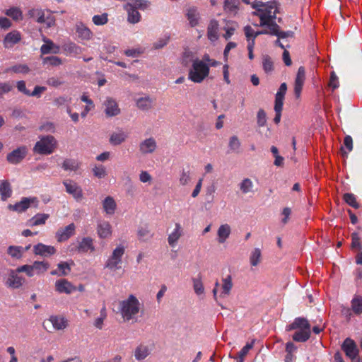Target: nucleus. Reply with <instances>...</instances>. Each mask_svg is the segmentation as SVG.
<instances>
[{
	"label": "nucleus",
	"instance_id": "0eeeda50",
	"mask_svg": "<svg viewBox=\"0 0 362 362\" xmlns=\"http://www.w3.org/2000/svg\"><path fill=\"white\" fill-rule=\"evenodd\" d=\"M66 188V192L73 196L76 201H81L83 197V190L80 186L72 180H66L63 182Z\"/></svg>",
	"mask_w": 362,
	"mask_h": 362
},
{
	"label": "nucleus",
	"instance_id": "ea45409f",
	"mask_svg": "<svg viewBox=\"0 0 362 362\" xmlns=\"http://www.w3.org/2000/svg\"><path fill=\"white\" fill-rule=\"evenodd\" d=\"M144 53V49L141 48L129 49L124 51V54L127 57H136Z\"/></svg>",
	"mask_w": 362,
	"mask_h": 362
},
{
	"label": "nucleus",
	"instance_id": "bb28decb",
	"mask_svg": "<svg viewBox=\"0 0 362 362\" xmlns=\"http://www.w3.org/2000/svg\"><path fill=\"white\" fill-rule=\"evenodd\" d=\"M30 18L35 19L37 23H42L45 21L44 11L39 8H33L28 11Z\"/></svg>",
	"mask_w": 362,
	"mask_h": 362
},
{
	"label": "nucleus",
	"instance_id": "cd10ccee",
	"mask_svg": "<svg viewBox=\"0 0 362 362\" xmlns=\"http://www.w3.org/2000/svg\"><path fill=\"white\" fill-rule=\"evenodd\" d=\"M139 239L141 241H146L149 240L152 236L153 233L147 226H141L138 230Z\"/></svg>",
	"mask_w": 362,
	"mask_h": 362
},
{
	"label": "nucleus",
	"instance_id": "bf43d9fd",
	"mask_svg": "<svg viewBox=\"0 0 362 362\" xmlns=\"http://www.w3.org/2000/svg\"><path fill=\"white\" fill-rule=\"evenodd\" d=\"M54 358L52 356H48L46 358H42L40 362H52Z\"/></svg>",
	"mask_w": 362,
	"mask_h": 362
},
{
	"label": "nucleus",
	"instance_id": "f3484780",
	"mask_svg": "<svg viewBox=\"0 0 362 362\" xmlns=\"http://www.w3.org/2000/svg\"><path fill=\"white\" fill-rule=\"evenodd\" d=\"M98 234L101 238H107L112 234L111 225L107 222L103 221L98 225L97 228Z\"/></svg>",
	"mask_w": 362,
	"mask_h": 362
},
{
	"label": "nucleus",
	"instance_id": "9d476101",
	"mask_svg": "<svg viewBox=\"0 0 362 362\" xmlns=\"http://www.w3.org/2000/svg\"><path fill=\"white\" fill-rule=\"evenodd\" d=\"M36 204L37 203V200L35 197L33 198H23L22 200L20 202L16 203L14 205L10 204L8 206V208L13 211H25L31 204Z\"/></svg>",
	"mask_w": 362,
	"mask_h": 362
},
{
	"label": "nucleus",
	"instance_id": "a878e982",
	"mask_svg": "<svg viewBox=\"0 0 362 362\" xmlns=\"http://www.w3.org/2000/svg\"><path fill=\"white\" fill-rule=\"evenodd\" d=\"M48 218V214H37V215H35L34 217L29 220V225L30 226H35L44 224Z\"/></svg>",
	"mask_w": 362,
	"mask_h": 362
},
{
	"label": "nucleus",
	"instance_id": "e433bc0d",
	"mask_svg": "<svg viewBox=\"0 0 362 362\" xmlns=\"http://www.w3.org/2000/svg\"><path fill=\"white\" fill-rule=\"evenodd\" d=\"M16 272L18 273L25 272L29 277H32L34 275L32 265L25 264L19 267L16 269Z\"/></svg>",
	"mask_w": 362,
	"mask_h": 362
},
{
	"label": "nucleus",
	"instance_id": "412c9836",
	"mask_svg": "<svg viewBox=\"0 0 362 362\" xmlns=\"http://www.w3.org/2000/svg\"><path fill=\"white\" fill-rule=\"evenodd\" d=\"M81 166L80 162L75 159L66 158L62 163V168L64 170L76 171Z\"/></svg>",
	"mask_w": 362,
	"mask_h": 362
},
{
	"label": "nucleus",
	"instance_id": "7ed1b4c3",
	"mask_svg": "<svg viewBox=\"0 0 362 362\" xmlns=\"http://www.w3.org/2000/svg\"><path fill=\"white\" fill-rule=\"evenodd\" d=\"M124 247L122 245L117 246L113 251L111 256L107 259L105 267L112 271L119 269L122 262V257L124 254Z\"/></svg>",
	"mask_w": 362,
	"mask_h": 362
},
{
	"label": "nucleus",
	"instance_id": "de8ad7c7",
	"mask_svg": "<svg viewBox=\"0 0 362 362\" xmlns=\"http://www.w3.org/2000/svg\"><path fill=\"white\" fill-rule=\"evenodd\" d=\"M105 319L101 317H98L94 321V326L98 329H102L103 326V322Z\"/></svg>",
	"mask_w": 362,
	"mask_h": 362
},
{
	"label": "nucleus",
	"instance_id": "e2e57ef3",
	"mask_svg": "<svg viewBox=\"0 0 362 362\" xmlns=\"http://www.w3.org/2000/svg\"><path fill=\"white\" fill-rule=\"evenodd\" d=\"M115 64L117 65H118L119 66H122V67H124V68L127 67L126 64L124 63V62H115Z\"/></svg>",
	"mask_w": 362,
	"mask_h": 362
},
{
	"label": "nucleus",
	"instance_id": "5701e85b",
	"mask_svg": "<svg viewBox=\"0 0 362 362\" xmlns=\"http://www.w3.org/2000/svg\"><path fill=\"white\" fill-rule=\"evenodd\" d=\"M134 357L138 361L146 358L149 354V350L146 346L139 345L134 350Z\"/></svg>",
	"mask_w": 362,
	"mask_h": 362
},
{
	"label": "nucleus",
	"instance_id": "0e129e2a",
	"mask_svg": "<svg viewBox=\"0 0 362 362\" xmlns=\"http://www.w3.org/2000/svg\"><path fill=\"white\" fill-rule=\"evenodd\" d=\"M105 82H106L105 79H100L98 81V86H102L105 83Z\"/></svg>",
	"mask_w": 362,
	"mask_h": 362
},
{
	"label": "nucleus",
	"instance_id": "ddd939ff",
	"mask_svg": "<svg viewBox=\"0 0 362 362\" xmlns=\"http://www.w3.org/2000/svg\"><path fill=\"white\" fill-rule=\"evenodd\" d=\"M125 9L128 13V21L130 23H136L140 21V13L137 11L139 8L136 5L132 4H127L124 6Z\"/></svg>",
	"mask_w": 362,
	"mask_h": 362
},
{
	"label": "nucleus",
	"instance_id": "7c9ffc66",
	"mask_svg": "<svg viewBox=\"0 0 362 362\" xmlns=\"http://www.w3.org/2000/svg\"><path fill=\"white\" fill-rule=\"evenodd\" d=\"M32 267H33V270L35 269V270H37L39 273H40V272L43 273L49 269V264L47 262L35 261L32 264Z\"/></svg>",
	"mask_w": 362,
	"mask_h": 362
},
{
	"label": "nucleus",
	"instance_id": "a18cd8bd",
	"mask_svg": "<svg viewBox=\"0 0 362 362\" xmlns=\"http://www.w3.org/2000/svg\"><path fill=\"white\" fill-rule=\"evenodd\" d=\"M139 180L142 182H151V176L146 171H142L139 175Z\"/></svg>",
	"mask_w": 362,
	"mask_h": 362
},
{
	"label": "nucleus",
	"instance_id": "680f3d73",
	"mask_svg": "<svg viewBox=\"0 0 362 362\" xmlns=\"http://www.w3.org/2000/svg\"><path fill=\"white\" fill-rule=\"evenodd\" d=\"M100 317L103 318H106L107 314H106V309L105 308H103L100 310Z\"/></svg>",
	"mask_w": 362,
	"mask_h": 362
},
{
	"label": "nucleus",
	"instance_id": "69168bd1",
	"mask_svg": "<svg viewBox=\"0 0 362 362\" xmlns=\"http://www.w3.org/2000/svg\"><path fill=\"white\" fill-rule=\"evenodd\" d=\"M50 274L52 275V276H59V272H58V269L57 270H52L51 272H50Z\"/></svg>",
	"mask_w": 362,
	"mask_h": 362
},
{
	"label": "nucleus",
	"instance_id": "c756f323",
	"mask_svg": "<svg viewBox=\"0 0 362 362\" xmlns=\"http://www.w3.org/2000/svg\"><path fill=\"white\" fill-rule=\"evenodd\" d=\"M136 105L139 109L146 110L151 107L152 101L149 98H141L137 100Z\"/></svg>",
	"mask_w": 362,
	"mask_h": 362
},
{
	"label": "nucleus",
	"instance_id": "79ce46f5",
	"mask_svg": "<svg viewBox=\"0 0 362 362\" xmlns=\"http://www.w3.org/2000/svg\"><path fill=\"white\" fill-rule=\"evenodd\" d=\"M46 83L47 85H49L50 86H53V87H58L63 83L62 81H61L58 78H56V77L49 78L47 80Z\"/></svg>",
	"mask_w": 362,
	"mask_h": 362
},
{
	"label": "nucleus",
	"instance_id": "aec40b11",
	"mask_svg": "<svg viewBox=\"0 0 362 362\" xmlns=\"http://www.w3.org/2000/svg\"><path fill=\"white\" fill-rule=\"evenodd\" d=\"M12 190L8 181L4 180L0 184V194L1 199L6 201L11 196Z\"/></svg>",
	"mask_w": 362,
	"mask_h": 362
},
{
	"label": "nucleus",
	"instance_id": "393cba45",
	"mask_svg": "<svg viewBox=\"0 0 362 362\" xmlns=\"http://www.w3.org/2000/svg\"><path fill=\"white\" fill-rule=\"evenodd\" d=\"M63 49L66 54H74L76 56L81 54L82 52L81 48L73 42L64 45L63 46Z\"/></svg>",
	"mask_w": 362,
	"mask_h": 362
},
{
	"label": "nucleus",
	"instance_id": "c9c22d12",
	"mask_svg": "<svg viewBox=\"0 0 362 362\" xmlns=\"http://www.w3.org/2000/svg\"><path fill=\"white\" fill-rule=\"evenodd\" d=\"M10 70L15 73L26 74L30 71L29 67L26 64H17L11 67Z\"/></svg>",
	"mask_w": 362,
	"mask_h": 362
},
{
	"label": "nucleus",
	"instance_id": "a211bd4d",
	"mask_svg": "<svg viewBox=\"0 0 362 362\" xmlns=\"http://www.w3.org/2000/svg\"><path fill=\"white\" fill-rule=\"evenodd\" d=\"M94 250L93 239L89 237L83 238L77 247L78 252H86L88 250L93 251Z\"/></svg>",
	"mask_w": 362,
	"mask_h": 362
},
{
	"label": "nucleus",
	"instance_id": "f704fd0d",
	"mask_svg": "<svg viewBox=\"0 0 362 362\" xmlns=\"http://www.w3.org/2000/svg\"><path fill=\"white\" fill-rule=\"evenodd\" d=\"M13 89V86L9 82L0 83V97L4 94L11 92Z\"/></svg>",
	"mask_w": 362,
	"mask_h": 362
},
{
	"label": "nucleus",
	"instance_id": "6ab92c4d",
	"mask_svg": "<svg viewBox=\"0 0 362 362\" xmlns=\"http://www.w3.org/2000/svg\"><path fill=\"white\" fill-rule=\"evenodd\" d=\"M21 40V35L18 33L11 32L8 33L4 40V45L6 47H9L18 42Z\"/></svg>",
	"mask_w": 362,
	"mask_h": 362
},
{
	"label": "nucleus",
	"instance_id": "58836bf2",
	"mask_svg": "<svg viewBox=\"0 0 362 362\" xmlns=\"http://www.w3.org/2000/svg\"><path fill=\"white\" fill-rule=\"evenodd\" d=\"M8 253L11 257L19 259L21 257V247L10 246L8 249Z\"/></svg>",
	"mask_w": 362,
	"mask_h": 362
},
{
	"label": "nucleus",
	"instance_id": "20e7f679",
	"mask_svg": "<svg viewBox=\"0 0 362 362\" xmlns=\"http://www.w3.org/2000/svg\"><path fill=\"white\" fill-rule=\"evenodd\" d=\"M43 327L49 332L54 330H62L67 327V322L64 317L50 316L43 322Z\"/></svg>",
	"mask_w": 362,
	"mask_h": 362
},
{
	"label": "nucleus",
	"instance_id": "49530a36",
	"mask_svg": "<svg viewBox=\"0 0 362 362\" xmlns=\"http://www.w3.org/2000/svg\"><path fill=\"white\" fill-rule=\"evenodd\" d=\"M42 23H45L47 27H52L55 24V18L51 15L45 17V21Z\"/></svg>",
	"mask_w": 362,
	"mask_h": 362
},
{
	"label": "nucleus",
	"instance_id": "338daca9",
	"mask_svg": "<svg viewBox=\"0 0 362 362\" xmlns=\"http://www.w3.org/2000/svg\"><path fill=\"white\" fill-rule=\"evenodd\" d=\"M5 124L4 117L0 115V128Z\"/></svg>",
	"mask_w": 362,
	"mask_h": 362
},
{
	"label": "nucleus",
	"instance_id": "dca6fc26",
	"mask_svg": "<svg viewBox=\"0 0 362 362\" xmlns=\"http://www.w3.org/2000/svg\"><path fill=\"white\" fill-rule=\"evenodd\" d=\"M156 148V142L153 139H147L139 145V150L141 153L146 154L152 153Z\"/></svg>",
	"mask_w": 362,
	"mask_h": 362
},
{
	"label": "nucleus",
	"instance_id": "09e8293b",
	"mask_svg": "<svg viewBox=\"0 0 362 362\" xmlns=\"http://www.w3.org/2000/svg\"><path fill=\"white\" fill-rule=\"evenodd\" d=\"M67 101H68V100L66 98H65L64 96H61V97L56 98L54 102L56 105L62 106L64 104H65Z\"/></svg>",
	"mask_w": 362,
	"mask_h": 362
},
{
	"label": "nucleus",
	"instance_id": "4be33fe9",
	"mask_svg": "<svg viewBox=\"0 0 362 362\" xmlns=\"http://www.w3.org/2000/svg\"><path fill=\"white\" fill-rule=\"evenodd\" d=\"M76 32L78 37L83 40H89L92 35V33L90 29L81 23L76 25Z\"/></svg>",
	"mask_w": 362,
	"mask_h": 362
},
{
	"label": "nucleus",
	"instance_id": "473e14b6",
	"mask_svg": "<svg viewBox=\"0 0 362 362\" xmlns=\"http://www.w3.org/2000/svg\"><path fill=\"white\" fill-rule=\"evenodd\" d=\"M6 14L14 20H19L22 18V13L18 8H11L6 11Z\"/></svg>",
	"mask_w": 362,
	"mask_h": 362
},
{
	"label": "nucleus",
	"instance_id": "72a5a7b5",
	"mask_svg": "<svg viewBox=\"0 0 362 362\" xmlns=\"http://www.w3.org/2000/svg\"><path fill=\"white\" fill-rule=\"evenodd\" d=\"M93 21L95 25H105L107 22V14L103 13L100 16L96 15L93 17Z\"/></svg>",
	"mask_w": 362,
	"mask_h": 362
},
{
	"label": "nucleus",
	"instance_id": "c85d7f7f",
	"mask_svg": "<svg viewBox=\"0 0 362 362\" xmlns=\"http://www.w3.org/2000/svg\"><path fill=\"white\" fill-rule=\"evenodd\" d=\"M59 276H67L71 272V264L66 262H62L57 264Z\"/></svg>",
	"mask_w": 362,
	"mask_h": 362
},
{
	"label": "nucleus",
	"instance_id": "6e6d98bb",
	"mask_svg": "<svg viewBox=\"0 0 362 362\" xmlns=\"http://www.w3.org/2000/svg\"><path fill=\"white\" fill-rule=\"evenodd\" d=\"M122 358L120 355H115L110 361V362H122Z\"/></svg>",
	"mask_w": 362,
	"mask_h": 362
},
{
	"label": "nucleus",
	"instance_id": "39448f33",
	"mask_svg": "<svg viewBox=\"0 0 362 362\" xmlns=\"http://www.w3.org/2000/svg\"><path fill=\"white\" fill-rule=\"evenodd\" d=\"M28 148L25 146H21L7 154L6 160L12 165L20 163L27 156Z\"/></svg>",
	"mask_w": 362,
	"mask_h": 362
},
{
	"label": "nucleus",
	"instance_id": "423d86ee",
	"mask_svg": "<svg viewBox=\"0 0 362 362\" xmlns=\"http://www.w3.org/2000/svg\"><path fill=\"white\" fill-rule=\"evenodd\" d=\"M103 107L107 117H115L120 113L118 104L112 98L107 97L103 103Z\"/></svg>",
	"mask_w": 362,
	"mask_h": 362
},
{
	"label": "nucleus",
	"instance_id": "774afa93",
	"mask_svg": "<svg viewBox=\"0 0 362 362\" xmlns=\"http://www.w3.org/2000/svg\"><path fill=\"white\" fill-rule=\"evenodd\" d=\"M9 362H18V358L16 356H11Z\"/></svg>",
	"mask_w": 362,
	"mask_h": 362
},
{
	"label": "nucleus",
	"instance_id": "052dcab7",
	"mask_svg": "<svg viewBox=\"0 0 362 362\" xmlns=\"http://www.w3.org/2000/svg\"><path fill=\"white\" fill-rule=\"evenodd\" d=\"M62 362H80L77 358H69L66 360L62 361Z\"/></svg>",
	"mask_w": 362,
	"mask_h": 362
},
{
	"label": "nucleus",
	"instance_id": "b1692460",
	"mask_svg": "<svg viewBox=\"0 0 362 362\" xmlns=\"http://www.w3.org/2000/svg\"><path fill=\"white\" fill-rule=\"evenodd\" d=\"M127 137V135L122 131L114 132L110 137V142L115 146L119 145L126 140Z\"/></svg>",
	"mask_w": 362,
	"mask_h": 362
},
{
	"label": "nucleus",
	"instance_id": "6e6552de",
	"mask_svg": "<svg viewBox=\"0 0 362 362\" xmlns=\"http://www.w3.org/2000/svg\"><path fill=\"white\" fill-rule=\"evenodd\" d=\"M16 270H11L8 279L5 283L6 286L11 288H18L25 283V279L18 274Z\"/></svg>",
	"mask_w": 362,
	"mask_h": 362
},
{
	"label": "nucleus",
	"instance_id": "f8f14e48",
	"mask_svg": "<svg viewBox=\"0 0 362 362\" xmlns=\"http://www.w3.org/2000/svg\"><path fill=\"white\" fill-rule=\"evenodd\" d=\"M56 291L59 293H64L69 294L76 290V287L73 286L66 279H62L55 282Z\"/></svg>",
	"mask_w": 362,
	"mask_h": 362
},
{
	"label": "nucleus",
	"instance_id": "c03bdc74",
	"mask_svg": "<svg viewBox=\"0 0 362 362\" xmlns=\"http://www.w3.org/2000/svg\"><path fill=\"white\" fill-rule=\"evenodd\" d=\"M11 25V21L5 17L0 18V28L7 29Z\"/></svg>",
	"mask_w": 362,
	"mask_h": 362
},
{
	"label": "nucleus",
	"instance_id": "864d4df0",
	"mask_svg": "<svg viewBox=\"0 0 362 362\" xmlns=\"http://www.w3.org/2000/svg\"><path fill=\"white\" fill-rule=\"evenodd\" d=\"M42 128L49 132H54V127L52 123H47V124L43 126Z\"/></svg>",
	"mask_w": 362,
	"mask_h": 362
},
{
	"label": "nucleus",
	"instance_id": "8fccbe9b",
	"mask_svg": "<svg viewBox=\"0 0 362 362\" xmlns=\"http://www.w3.org/2000/svg\"><path fill=\"white\" fill-rule=\"evenodd\" d=\"M110 157V152H103L101 154L98 155L97 157H96V159L98 160V161H105L106 160H107Z\"/></svg>",
	"mask_w": 362,
	"mask_h": 362
},
{
	"label": "nucleus",
	"instance_id": "f03ea898",
	"mask_svg": "<svg viewBox=\"0 0 362 362\" xmlns=\"http://www.w3.org/2000/svg\"><path fill=\"white\" fill-rule=\"evenodd\" d=\"M57 146V141L53 136L47 135L42 136L35 146L34 151L42 155L51 154Z\"/></svg>",
	"mask_w": 362,
	"mask_h": 362
},
{
	"label": "nucleus",
	"instance_id": "3c124183",
	"mask_svg": "<svg viewBox=\"0 0 362 362\" xmlns=\"http://www.w3.org/2000/svg\"><path fill=\"white\" fill-rule=\"evenodd\" d=\"M66 112L69 114L71 118L74 122H77L78 121V114L76 112L71 113V108L69 107H67Z\"/></svg>",
	"mask_w": 362,
	"mask_h": 362
},
{
	"label": "nucleus",
	"instance_id": "4468645a",
	"mask_svg": "<svg viewBox=\"0 0 362 362\" xmlns=\"http://www.w3.org/2000/svg\"><path fill=\"white\" fill-rule=\"evenodd\" d=\"M45 44L42 45L40 48L41 53L42 54H47L49 53L58 54L60 51V48L58 45H55L50 40H44Z\"/></svg>",
	"mask_w": 362,
	"mask_h": 362
},
{
	"label": "nucleus",
	"instance_id": "a19ab883",
	"mask_svg": "<svg viewBox=\"0 0 362 362\" xmlns=\"http://www.w3.org/2000/svg\"><path fill=\"white\" fill-rule=\"evenodd\" d=\"M17 88L18 91L23 93L26 95H30V90L26 88L25 82L24 81H19L17 82Z\"/></svg>",
	"mask_w": 362,
	"mask_h": 362
},
{
	"label": "nucleus",
	"instance_id": "9b49d317",
	"mask_svg": "<svg viewBox=\"0 0 362 362\" xmlns=\"http://www.w3.org/2000/svg\"><path fill=\"white\" fill-rule=\"evenodd\" d=\"M33 252L35 255L48 257L54 255L56 252V249L53 246L38 243L33 247Z\"/></svg>",
	"mask_w": 362,
	"mask_h": 362
},
{
	"label": "nucleus",
	"instance_id": "2eb2a0df",
	"mask_svg": "<svg viewBox=\"0 0 362 362\" xmlns=\"http://www.w3.org/2000/svg\"><path fill=\"white\" fill-rule=\"evenodd\" d=\"M103 208L105 212L108 215H112L115 214L117 204L113 197L108 196L102 202Z\"/></svg>",
	"mask_w": 362,
	"mask_h": 362
},
{
	"label": "nucleus",
	"instance_id": "1a4fd4ad",
	"mask_svg": "<svg viewBox=\"0 0 362 362\" xmlns=\"http://www.w3.org/2000/svg\"><path fill=\"white\" fill-rule=\"evenodd\" d=\"M76 226L74 223H70L64 228H59L56 233V238L58 242L67 240L74 234Z\"/></svg>",
	"mask_w": 362,
	"mask_h": 362
},
{
	"label": "nucleus",
	"instance_id": "2f4dec72",
	"mask_svg": "<svg viewBox=\"0 0 362 362\" xmlns=\"http://www.w3.org/2000/svg\"><path fill=\"white\" fill-rule=\"evenodd\" d=\"M43 64L51 66H59L62 64V59L56 56H50L43 58Z\"/></svg>",
	"mask_w": 362,
	"mask_h": 362
},
{
	"label": "nucleus",
	"instance_id": "4d7b16f0",
	"mask_svg": "<svg viewBox=\"0 0 362 362\" xmlns=\"http://www.w3.org/2000/svg\"><path fill=\"white\" fill-rule=\"evenodd\" d=\"M33 233L31 230H30L29 229H26V230H24L23 232H22V235L25 237H28V236H30L32 235Z\"/></svg>",
	"mask_w": 362,
	"mask_h": 362
},
{
	"label": "nucleus",
	"instance_id": "603ef678",
	"mask_svg": "<svg viewBox=\"0 0 362 362\" xmlns=\"http://www.w3.org/2000/svg\"><path fill=\"white\" fill-rule=\"evenodd\" d=\"M81 99L83 102L87 103L88 105L92 106V107H93V102L92 101V100L89 99L86 95L83 94L81 96Z\"/></svg>",
	"mask_w": 362,
	"mask_h": 362
},
{
	"label": "nucleus",
	"instance_id": "13d9d810",
	"mask_svg": "<svg viewBox=\"0 0 362 362\" xmlns=\"http://www.w3.org/2000/svg\"><path fill=\"white\" fill-rule=\"evenodd\" d=\"M7 352L11 355V356H15V349L13 346H9L7 348Z\"/></svg>",
	"mask_w": 362,
	"mask_h": 362
},
{
	"label": "nucleus",
	"instance_id": "5fc2aeb1",
	"mask_svg": "<svg viewBox=\"0 0 362 362\" xmlns=\"http://www.w3.org/2000/svg\"><path fill=\"white\" fill-rule=\"evenodd\" d=\"M92 106L86 105L83 110V111L81 113V116L82 117H86L88 112L92 109Z\"/></svg>",
	"mask_w": 362,
	"mask_h": 362
},
{
	"label": "nucleus",
	"instance_id": "37998d69",
	"mask_svg": "<svg viewBox=\"0 0 362 362\" xmlns=\"http://www.w3.org/2000/svg\"><path fill=\"white\" fill-rule=\"evenodd\" d=\"M46 90L44 86H36L33 92H30L29 96L40 97V94Z\"/></svg>",
	"mask_w": 362,
	"mask_h": 362
},
{
	"label": "nucleus",
	"instance_id": "f257e3e1",
	"mask_svg": "<svg viewBox=\"0 0 362 362\" xmlns=\"http://www.w3.org/2000/svg\"><path fill=\"white\" fill-rule=\"evenodd\" d=\"M139 302L133 295H130L127 300L121 302V313L126 320H131L139 312Z\"/></svg>",
	"mask_w": 362,
	"mask_h": 362
},
{
	"label": "nucleus",
	"instance_id": "4c0bfd02",
	"mask_svg": "<svg viewBox=\"0 0 362 362\" xmlns=\"http://www.w3.org/2000/svg\"><path fill=\"white\" fill-rule=\"evenodd\" d=\"M93 174L98 178H103L107 175L106 170L103 166H95L93 169Z\"/></svg>",
	"mask_w": 362,
	"mask_h": 362
}]
</instances>
